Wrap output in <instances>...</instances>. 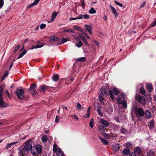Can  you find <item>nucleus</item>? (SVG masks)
<instances>
[{
  "mask_svg": "<svg viewBox=\"0 0 156 156\" xmlns=\"http://www.w3.org/2000/svg\"><path fill=\"white\" fill-rule=\"evenodd\" d=\"M41 152V146L40 145L37 144L33 147L31 153L34 156H37L38 154H40Z\"/></svg>",
  "mask_w": 156,
  "mask_h": 156,
  "instance_id": "nucleus-1",
  "label": "nucleus"
},
{
  "mask_svg": "<svg viewBox=\"0 0 156 156\" xmlns=\"http://www.w3.org/2000/svg\"><path fill=\"white\" fill-rule=\"evenodd\" d=\"M53 151L56 154L57 156H64L63 152L56 144L53 145Z\"/></svg>",
  "mask_w": 156,
  "mask_h": 156,
  "instance_id": "nucleus-2",
  "label": "nucleus"
},
{
  "mask_svg": "<svg viewBox=\"0 0 156 156\" xmlns=\"http://www.w3.org/2000/svg\"><path fill=\"white\" fill-rule=\"evenodd\" d=\"M135 98L136 100L137 101L142 105H145L146 100L144 96L137 95L136 96Z\"/></svg>",
  "mask_w": 156,
  "mask_h": 156,
  "instance_id": "nucleus-3",
  "label": "nucleus"
},
{
  "mask_svg": "<svg viewBox=\"0 0 156 156\" xmlns=\"http://www.w3.org/2000/svg\"><path fill=\"white\" fill-rule=\"evenodd\" d=\"M129 156H143L141 153V150L140 148L136 147L134 148L133 153H132Z\"/></svg>",
  "mask_w": 156,
  "mask_h": 156,
  "instance_id": "nucleus-4",
  "label": "nucleus"
},
{
  "mask_svg": "<svg viewBox=\"0 0 156 156\" xmlns=\"http://www.w3.org/2000/svg\"><path fill=\"white\" fill-rule=\"evenodd\" d=\"M136 115V116L143 117L145 113L144 110L141 108H136L135 109Z\"/></svg>",
  "mask_w": 156,
  "mask_h": 156,
  "instance_id": "nucleus-5",
  "label": "nucleus"
},
{
  "mask_svg": "<svg viewBox=\"0 0 156 156\" xmlns=\"http://www.w3.org/2000/svg\"><path fill=\"white\" fill-rule=\"evenodd\" d=\"M16 94L18 98L22 99L24 98V90L22 89H17L16 90Z\"/></svg>",
  "mask_w": 156,
  "mask_h": 156,
  "instance_id": "nucleus-6",
  "label": "nucleus"
},
{
  "mask_svg": "<svg viewBox=\"0 0 156 156\" xmlns=\"http://www.w3.org/2000/svg\"><path fill=\"white\" fill-rule=\"evenodd\" d=\"M31 140H29L27 141L25 143V145L23 147L24 149L27 151H31L33 147L32 146L31 144H30Z\"/></svg>",
  "mask_w": 156,
  "mask_h": 156,
  "instance_id": "nucleus-7",
  "label": "nucleus"
},
{
  "mask_svg": "<svg viewBox=\"0 0 156 156\" xmlns=\"http://www.w3.org/2000/svg\"><path fill=\"white\" fill-rule=\"evenodd\" d=\"M9 105L8 104L5 103L3 100L2 96L0 95V108H3L8 107Z\"/></svg>",
  "mask_w": 156,
  "mask_h": 156,
  "instance_id": "nucleus-8",
  "label": "nucleus"
},
{
  "mask_svg": "<svg viewBox=\"0 0 156 156\" xmlns=\"http://www.w3.org/2000/svg\"><path fill=\"white\" fill-rule=\"evenodd\" d=\"M36 86L34 84H32L30 89V90L33 95H34L37 94V92L35 90V88L36 87Z\"/></svg>",
  "mask_w": 156,
  "mask_h": 156,
  "instance_id": "nucleus-9",
  "label": "nucleus"
},
{
  "mask_svg": "<svg viewBox=\"0 0 156 156\" xmlns=\"http://www.w3.org/2000/svg\"><path fill=\"white\" fill-rule=\"evenodd\" d=\"M100 122L101 124L104 126L105 127H108L109 125V123L108 122L103 119H101Z\"/></svg>",
  "mask_w": 156,
  "mask_h": 156,
  "instance_id": "nucleus-10",
  "label": "nucleus"
},
{
  "mask_svg": "<svg viewBox=\"0 0 156 156\" xmlns=\"http://www.w3.org/2000/svg\"><path fill=\"white\" fill-rule=\"evenodd\" d=\"M58 14V13L56 12H53L51 16V19L50 20L48 21V23H50L53 22L57 16Z\"/></svg>",
  "mask_w": 156,
  "mask_h": 156,
  "instance_id": "nucleus-11",
  "label": "nucleus"
},
{
  "mask_svg": "<svg viewBox=\"0 0 156 156\" xmlns=\"http://www.w3.org/2000/svg\"><path fill=\"white\" fill-rule=\"evenodd\" d=\"M112 150L115 152L118 151L120 149L119 145L115 144L113 145L112 147Z\"/></svg>",
  "mask_w": 156,
  "mask_h": 156,
  "instance_id": "nucleus-12",
  "label": "nucleus"
},
{
  "mask_svg": "<svg viewBox=\"0 0 156 156\" xmlns=\"http://www.w3.org/2000/svg\"><path fill=\"white\" fill-rule=\"evenodd\" d=\"M85 27L86 30L89 33V34H92L91 30H92V27L90 26L85 25Z\"/></svg>",
  "mask_w": 156,
  "mask_h": 156,
  "instance_id": "nucleus-13",
  "label": "nucleus"
},
{
  "mask_svg": "<svg viewBox=\"0 0 156 156\" xmlns=\"http://www.w3.org/2000/svg\"><path fill=\"white\" fill-rule=\"evenodd\" d=\"M110 7L111 9L112 12L113 13L114 16L115 17H117L118 16V15L117 14V11L116 9L114 7L111 5H110Z\"/></svg>",
  "mask_w": 156,
  "mask_h": 156,
  "instance_id": "nucleus-14",
  "label": "nucleus"
},
{
  "mask_svg": "<svg viewBox=\"0 0 156 156\" xmlns=\"http://www.w3.org/2000/svg\"><path fill=\"white\" fill-rule=\"evenodd\" d=\"M146 118L148 119H151V115L150 112L148 110H146L145 113Z\"/></svg>",
  "mask_w": 156,
  "mask_h": 156,
  "instance_id": "nucleus-15",
  "label": "nucleus"
},
{
  "mask_svg": "<svg viewBox=\"0 0 156 156\" xmlns=\"http://www.w3.org/2000/svg\"><path fill=\"white\" fill-rule=\"evenodd\" d=\"M60 40V39L54 36H53L49 39V41L51 42H54V41H58V42Z\"/></svg>",
  "mask_w": 156,
  "mask_h": 156,
  "instance_id": "nucleus-16",
  "label": "nucleus"
},
{
  "mask_svg": "<svg viewBox=\"0 0 156 156\" xmlns=\"http://www.w3.org/2000/svg\"><path fill=\"white\" fill-rule=\"evenodd\" d=\"M44 45V43H42L40 45H33V46L31 48V49H35V48H41V47H42Z\"/></svg>",
  "mask_w": 156,
  "mask_h": 156,
  "instance_id": "nucleus-17",
  "label": "nucleus"
},
{
  "mask_svg": "<svg viewBox=\"0 0 156 156\" xmlns=\"http://www.w3.org/2000/svg\"><path fill=\"white\" fill-rule=\"evenodd\" d=\"M90 106L88 108L87 114L83 115L84 117L89 118L90 115Z\"/></svg>",
  "mask_w": 156,
  "mask_h": 156,
  "instance_id": "nucleus-18",
  "label": "nucleus"
},
{
  "mask_svg": "<svg viewBox=\"0 0 156 156\" xmlns=\"http://www.w3.org/2000/svg\"><path fill=\"white\" fill-rule=\"evenodd\" d=\"M26 152L27 151H26V150L23 148V149L19 151L18 154L20 156H24L26 154Z\"/></svg>",
  "mask_w": 156,
  "mask_h": 156,
  "instance_id": "nucleus-19",
  "label": "nucleus"
},
{
  "mask_svg": "<svg viewBox=\"0 0 156 156\" xmlns=\"http://www.w3.org/2000/svg\"><path fill=\"white\" fill-rule=\"evenodd\" d=\"M18 142H15L14 143H11L8 144H6V146L5 148L6 149H8L12 145L15 144L17 143H18Z\"/></svg>",
  "mask_w": 156,
  "mask_h": 156,
  "instance_id": "nucleus-20",
  "label": "nucleus"
},
{
  "mask_svg": "<svg viewBox=\"0 0 156 156\" xmlns=\"http://www.w3.org/2000/svg\"><path fill=\"white\" fill-rule=\"evenodd\" d=\"M121 133L123 134H126L128 133V131L125 128L121 127L120 129Z\"/></svg>",
  "mask_w": 156,
  "mask_h": 156,
  "instance_id": "nucleus-21",
  "label": "nucleus"
},
{
  "mask_svg": "<svg viewBox=\"0 0 156 156\" xmlns=\"http://www.w3.org/2000/svg\"><path fill=\"white\" fill-rule=\"evenodd\" d=\"M147 88L148 91L151 92L153 90V86L152 84H149L147 85Z\"/></svg>",
  "mask_w": 156,
  "mask_h": 156,
  "instance_id": "nucleus-22",
  "label": "nucleus"
},
{
  "mask_svg": "<svg viewBox=\"0 0 156 156\" xmlns=\"http://www.w3.org/2000/svg\"><path fill=\"white\" fill-rule=\"evenodd\" d=\"M154 122L153 120H152L150 121L148 124V126L150 128H152L154 125Z\"/></svg>",
  "mask_w": 156,
  "mask_h": 156,
  "instance_id": "nucleus-23",
  "label": "nucleus"
},
{
  "mask_svg": "<svg viewBox=\"0 0 156 156\" xmlns=\"http://www.w3.org/2000/svg\"><path fill=\"white\" fill-rule=\"evenodd\" d=\"M59 78V76L57 74H54L52 77V79L54 81H57Z\"/></svg>",
  "mask_w": 156,
  "mask_h": 156,
  "instance_id": "nucleus-24",
  "label": "nucleus"
},
{
  "mask_svg": "<svg viewBox=\"0 0 156 156\" xmlns=\"http://www.w3.org/2000/svg\"><path fill=\"white\" fill-rule=\"evenodd\" d=\"M68 41V40H67L66 39L64 38H63L62 39V40H61V41H60H60H58V44H57L58 45L61 44H62L65 43V42H66V41Z\"/></svg>",
  "mask_w": 156,
  "mask_h": 156,
  "instance_id": "nucleus-25",
  "label": "nucleus"
},
{
  "mask_svg": "<svg viewBox=\"0 0 156 156\" xmlns=\"http://www.w3.org/2000/svg\"><path fill=\"white\" fill-rule=\"evenodd\" d=\"M113 91L114 93L116 95H118L120 93V91L116 88H114L113 89Z\"/></svg>",
  "mask_w": 156,
  "mask_h": 156,
  "instance_id": "nucleus-26",
  "label": "nucleus"
},
{
  "mask_svg": "<svg viewBox=\"0 0 156 156\" xmlns=\"http://www.w3.org/2000/svg\"><path fill=\"white\" fill-rule=\"evenodd\" d=\"M100 139L102 143L104 145H108V141L105 139H104L100 136Z\"/></svg>",
  "mask_w": 156,
  "mask_h": 156,
  "instance_id": "nucleus-27",
  "label": "nucleus"
},
{
  "mask_svg": "<svg viewBox=\"0 0 156 156\" xmlns=\"http://www.w3.org/2000/svg\"><path fill=\"white\" fill-rule=\"evenodd\" d=\"M101 94L106 95H108V94L106 91L102 87L101 89Z\"/></svg>",
  "mask_w": 156,
  "mask_h": 156,
  "instance_id": "nucleus-28",
  "label": "nucleus"
},
{
  "mask_svg": "<svg viewBox=\"0 0 156 156\" xmlns=\"http://www.w3.org/2000/svg\"><path fill=\"white\" fill-rule=\"evenodd\" d=\"M130 152L129 149H126L122 151V153L125 155H128Z\"/></svg>",
  "mask_w": 156,
  "mask_h": 156,
  "instance_id": "nucleus-29",
  "label": "nucleus"
},
{
  "mask_svg": "<svg viewBox=\"0 0 156 156\" xmlns=\"http://www.w3.org/2000/svg\"><path fill=\"white\" fill-rule=\"evenodd\" d=\"M109 93L111 99L112 100H114V96L113 91L112 90H109Z\"/></svg>",
  "mask_w": 156,
  "mask_h": 156,
  "instance_id": "nucleus-30",
  "label": "nucleus"
},
{
  "mask_svg": "<svg viewBox=\"0 0 156 156\" xmlns=\"http://www.w3.org/2000/svg\"><path fill=\"white\" fill-rule=\"evenodd\" d=\"M96 10L93 7H91L89 12L90 14H95L96 13Z\"/></svg>",
  "mask_w": 156,
  "mask_h": 156,
  "instance_id": "nucleus-31",
  "label": "nucleus"
},
{
  "mask_svg": "<svg viewBox=\"0 0 156 156\" xmlns=\"http://www.w3.org/2000/svg\"><path fill=\"white\" fill-rule=\"evenodd\" d=\"M86 60V58L85 57L79 58L76 59V61L79 62H82L85 61Z\"/></svg>",
  "mask_w": 156,
  "mask_h": 156,
  "instance_id": "nucleus-32",
  "label": "nucleus"
},
{
  "mask_svg": "<svg viewBox=\"0 0 156 156\" xmlns=\"http://www.w3.org/2000/svg\"><path fill=\"white\" fill-rule=\"evenodd\" d=\"M104 94H101V93L99 95V98L100 101L101 102H103V100L104 99Z\"/></svg>",
  "mask_w": 156,
  "mask_h": 156,
  "instance_id": "nucleus-33",
  "label": "nucleus"
},
{
  "mask_svg": "<svg viewBox=\"0 0 156 156\" xmlns=\"http://www.w3.org/2000/svg\"><path fill=\"white\" fill-rule=\"evenodd\" d=\"M47 140L48 138L47 136L46 135H44L41 137L42 141L44 143L46 142L47 141Z\"/></svg>",
  "mask_w": 156,
  "mask_h": 156,
  "instance_id": "nucleus-34",
  "label": "nucleus"
},
{
  "mask_svg": "<svg viewBox=\"0 0 156 156\" xmlns=\"http://www.w3.org/2000/svg\"><path fill=\"white\" fill-rule=\"evenodd\" d=\"M154 154V152L152 150L149 151L147 153L148 156H153Z\"/></svg>",
  "mask_w": 156,
  "mask_h": 156,
  "instance_id": "nucleus-35",
  "label": "nucleus"
},
{
  "mask_svg": "<svg viewBox=\"0 0 156 156\" xmlns=\"http://www.w3.org/2000/svg\"><path fill=\"white\" fill-rule=\"evenodd\" d=\"M27 53V51L26 50H24L19 55V57L17 58V59H19L21 58H22L25 54Z\"/></svg>",
  "mask_w": 156,
  "mask_h": 156,
  "instance_id": "nucleus-36",
  "label": "nucleus"
},
{
  "mask_svg": "<svg viewBox=\"0 0 156 156\" xmlns=\"http://www.w3.org/2000/svg\"><path fill=\"white\" fill-rule=\"evenodd\" d=\"M78 35L83 41L86 39L85 37L82 34L79 33L78 34Z\"/></svg>",
  "mask_w": 156,
  "mask_h": 156,
  "instance_id": "nucleus-37",
  "label": "nucleus"
},
{
  "mask_svg": "<svg viewBox=\"0 0 156 156\" xmlns=\"http://www.w3.org/2000/svg\"><path fill=\"white\" fill-rule=\"evenodd\" d=\"M122 103L124 108H126L127 107V103L126 100H123Z\"/></svg>",
  "mask_w": 156,
  "mask_h": 156,
  "instance_id": "nucleus-38",
  "label": "nucleus"
},
{
  "mask_svg": "<svg viewBox=\"0 0 156 156\" xmlns=\"http://www.w3.org/2000/svg\"><path fill=\"white\" fill-rule=\"evenodd\" d=\"M49 87L46 86V85H44L42 86L41 87V89L44 92L45 90L48 89Z\"/></svg>",
  "mask_w": 156,
  "mask_h": 156,
  "instance_id": "nucleus-39",
  "label": "nucleus"
},
{
  "mask_svg": "<svg viewBox=\"0 0 156 156\" xmlns=\"http://www.w3.org/2000/svg\"><path fill=\"white\" fill-rule=\"evenodd\" d=\"M117 103L119 105H121L122 102L121 98L120 97H118L117 98Z\"/></svg>",
  "mask_w": 156,
  "mask_h": 156,
  "instance_id": "nucleus-40",
  "label": "nucleus"
},
{
  "mask_svg": "<svg viewBox=\"0 0 156 156\" xmlns=\"http://www.w3.org/2000/svg\"><path fill=\"white\" fill-rule=\"evenodd\" d=\"M9 73L8 72H5L3 75L2 76V80H4L5 79V78L8 75Z\"/></svg>",
  "mask_w": 156,
  "mask_h": 156,
  "instance_id": "nucleus-41",
  "label": "nucleus"
},
{
  "mask_svg": "<svg viewBox=\"0 0 156 156\" xmlns=\"http://www.w3.org/2000/svg\"><path fill=\"white\" fill-rule=\"evenodd\" d=\"M73 27L75 29H77L82 32H83V30L80 27L76 26H74Z\"/></svg>",
  "mask_w": 156,
  "mask_h": 156,
  "instance_id": "nucleus-42",
  "label": "nucleus"
},
{
  "mask_svg": "<svg viewBox=\"0 0 156 156\" xmlns=\"http://www.w3.org/2000/svg\"><path fill=\"white\" fill-rule=\"evenodd\" d=\"M82 45L83 43L80 41H79L77 44H76V46L78 48L80 47Z\"/></svg>",
  "mask_w": 156,
  "mask_h": 156,
  "instance_id": "nucleus-43",
  "label": "nucleus"
},
{
  "mask_svg": "<svg viewBox=\"0 0 156 156\" xmlns=\"http://www.w3.org/2000/svg\"><path fill=\"white\" fill-rule=\"evenodd\" d=\"M89 126L93 128L94 126V119H91L89 123Z\"/></svg>",
  "mask_w": 156,
  "mask_h": 156,
  "instance_id": "nucleus-44",
  "label": "nucleus"
},
{
  "mask_svg": "<svg viewBox=\"0 0 156 156\" xmlns=\"http://www.w3.org/2000/svg\"><path fill=\"white\" fill-rule=\"evenodd\" d=\"M140 92L143 95H145V90L143 87L140 88Z\"/></svg>",
  "mask_w": 156,
  "mask_h": 156,
  "instance_id": "nucleus-45",
  "label": "nucleus"
},
{
  "mask_svg": "<svg viewBox=\"0 0 156 156\" xmlns=\"http://www.w3.org/2000/svg\"><path fill=\"white\" fill-rule=\"evenodd\" d=\"M46 26V25L44 23H42L40 25V28L41 30L44 29Z\"/></svg>",
  "mask_w": 156,
  "mask_h": 156,
  "instance_id": "nucleus-46",
  "label": "nucleus"
},
{
  "mask_svg": "<svg viewBox=\"0 0 156 156\" xmlns=\"http://www.w3.org/2000/svg\"><path fill=\"white\" fill-rule=\"evenodd\" d=\"M64 32H69L73 33V30L71 29H67L66 30H63Z\"/></svg>",
  "mask_w": 156,
  "mask_h": 156,
  "instance_id": "nucleus-47",
  "label": "nucleus"
},
{
  "mask_svg": "<svg viewBox=\"0 0 156 156\" xmlns=\"http://www.w3.org/2000/svg\"><path fill=\"white\" fill-rule=\"evenodd\" d=\"M98 128L100 130H103V131H105V126L100 125L98 127Z\"/></svg>",
  "mask_w": 156,
  "mask_h": 156,
  "instance_id": "nucleus-48",
  "label": "nucleus"
},
{
  "mask_svg": "<svg viewBox=\"0 0 156 156\" xmlns=\"http://www.w3.org/2000/svg\"><path fill=\"white\" fill-rule=\"evenodd\" d=\"M114 2L118 5L119 6L121 7H123V5L122 4L120 3V2H117L116 1H114Z\"/></svg>",
  "mask_w": 156,
  "mask_h": 156,
  "instance_id": "nucleus-49",
  "label": "nucleus"
},
{
  "mask_svg": "<svg viewBox=\"0 0 156 156\" xmlns=\"http://www.w3.org/2000/svg\"><path fill=\"white\" fill-rule=\"evenodd\" d=\"M71 117L72 119H75L77 120H78L79 119L78 117L76 115H72Z\"/></svg>",
  "mask_w": 156,
  "mask_h": 156,
  "instance_id": "nucleus-50",
  "label": "nucleus"
},
{
  "mask_svg": "<svg viewBox=\"0 0 156 156\" xmlns=\"http://www.w3.org/2000/svg\"><path fill=\"white\" fill-rule=\"evenodd\" d=\"M4 5L3 0H0V8H1Z\"/></svg>",
  "mask_w": 156,
  "mask_h": 156,
  "instance_id": "nucleus-51",
  "label": "nucleus"
},
{
  "mask_svg": "<svg viewBox=\"0 0 156 156\" xmlns=\"http://www.w3.org/2000/svg\"><path fill=\"white\" fill-rule=\"evenodd\" d=\"M76 108L79 110H80L81 108V105L79 103H77V104Z\"/></svg>",
  "mask_w": 156,
  "mask_h": 156,
  "instance_id": "nucleus-52",
  "label": "nucleus"
},
{
  "mask_svg": "<svg viewBox=\"0 0 156 156\" xmlns=\"http://www.w3.org/2000/svg\"><path fill=\"white\" fill-rule=\"evenodd\" d=\"M73 38H74V39H75L77 41H80V38L77 36H76V35L74 36H73Z\"/></svg>",
  "mask_w": 156,
  "mask_h": 156,
  "instance_id": "nucleus-53",
  "label": "nucleus"
},
{
  "mask_svg": "<svg viewBox=\"0 0 156 156\" xmlns=\"http://www.w3.org/2000/svg\"><path fill=\"white\" fill-rule=\"evenodd\" d=\"M103 136L104 137H106L108 139L110 137V135L108 134L107 133L104 134Z\"/></svg>",
  "mask_w": 156,
  "mask_h": 156,
  "instance_id": "nucleus-54",
  "label": "nucleus"
},
{
  "mask_svg": "<svg viewBox=\"0 0 156 156\" xmlns=\"http://www.w3.org/2000/svg\"><path fill=\"white\" fill-rule=\"evenodd\" d=\"M83 16L85 19H88L89 18V16L88 14L84 15Z\"/></svg>",
  "mask_w": 156,
  "mask_h": 156,
  "instance_id": "nucleus-55",
  "label": "nucleus"
},
{
  "mask_svg": "<svg viewBox=\"0 0 156 156\" xmlns=\"http://www.w3.org/2000/svg\"><path fill=\"white\" fill-rule=\"evenodd\" d=\"M98 113L99 115L101 116H103V113L102 112L101 110H98Z\"/></svg>",
  "mask_w": 156,
  "mask_h": 156,
  "instance_id": "nucleus-56",
  "label": "nucleus"
},
{
  "mask_svg": "<svg viewBox=\"0 0 156 156\" xmlns=\"http://www.w3.org/2000/svg\"><path fill=\"white\" fill-rule=\"evenodd\" d=\"M83 17V15L82 14H80L78 17H77V19H82Z\"/></svg>",
  "mask_w": 156,
  "mask_h": 156,
  "instance_id": "nucleus-57",
  "label": "nucleus"
},
{
  "mask_svg": "<svg viewBox=\"0 0 156 156\" xmlns=\"http://www.w3.org/2000/svg\"><path fill=\"white\" fill-rule=\"evenodd\" d=\"M156 25V20L154 22L152 23L150 25L151 27H153Z\"/></svg>",
  "mask_w": 156,
  "mask_h": 156,
  "instance_id": "nucleus-58",
  "label": "nucleus"
},
{
  "mask_svg": "<svg viewBox=\"0 0 156 156\" xmlns=\"http://www.w3.org/2000/svg\"><path fill=\"white\" fill-rule=\"evenodd\" d=\"M20 45H18L15 48V49L14 50V51H16L18 50L19 49V48H20Z\"/></svg>",
  "mask_w": 156,
  "mask_h": 156,
  "instance_id": "nucleus-59",
  "label": "nucleus"
},
{
  "mask_svg": "<svg viewBox=\"0 0 156 156\" xmlns=\"http://www.w3.org/2000/svg\"><path fill=\"white\" fill-rule=\"evenodd\" d=\"M146 3V2H144L140 6V7L139 9H141V8H142V7H143L145 5Z\"/></svg>",
  "mask_w": 156,
  "mask_h": 156,
  "instance_id": "nucleus-60",
  "label": "nucleus"
},
{
  "mask_svg": "<svg viewBox=\"0 0 156 156\" xmlns=\"http://www.w3.org/2000/svg\"><path fill=\"white\" fill-rule=\"evenodd\" d=\"M94 43L98 46V47L100 46L99 43L96 40H94Z\"/></svg>",
  "mask_w": 156,
  "mask_h": 156,
  "instance_id": "nucleus-61",
  "label": "nucleus"
},
{
  "mask_svg": "<svg viewBox=\"0 0 156 156\" xmlns=\"http://www.w3.org/2000/svg\"><path fill=\"white\" fill-rule=\"evenodd\" d=\"M3 91V88L2 87H0V95L2 96V93Z\"/></svg>",
  "mask_w": 156,
  "mask_h": 156,
  "instance_id": "nucleus-62",
  "label": "nucleus"
},
{
  "mask_svg": "<svg viewBox=\"0 0 156 156\" xmlns=\"http://www.w3.org/2000/svg\"><path fill=\"white\" fill-rule=\"evenodd\" d=\"M82 33H83V34L88 39H89L90 38V37L86 32L83 31V32Z\"/></svg>",
  "mask_w": 156,
  "mask_h": 156,
  "instance_id": "nucleus-63",
  "label": "nucleus"
},
{
  "mask_svg": "<svg viewBox=\"0 0 156 156\" xmlns=\"http://www.w3.org/2000/svg\"><path fill=\"white\" fill-rule=\"evenodd\" d=\"M82 8L83 9H84L85 8V4H84V0H83L82 1Z\"/></svg>",
  "mask_w": 156,
  "mask_h": 156,
  "instance_id": "nucleus-64",
  "label": "nucleus"
}]
</instances>
